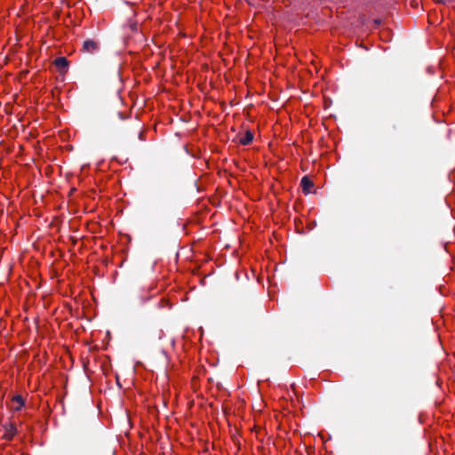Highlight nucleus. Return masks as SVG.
<instances>
[{"label": "nucleus", "mask_w": 455, "mask_h": 455, "mask_svg": "<svg viewBox=\"0 0 455 455\" xmlns=\"http://www.w3.org/2000/svg\"><path fill=\"white\" fill-rule=\"evenodd\" d=\"M439 3H443L445 0H436Z\"/></svg>", "instance_id": "7"}, {"label": "nucleus", "mask_w": 455, "mask_h": 455, "mask_svg": "<svg viewBox=\"0 0 455 455\" xmlns=\"http://www.w3.org/2000/svg\"><path fill=\"white\" fill-rule=\"evenodd\" d=\"M55 65L60 71H64L68 67V61L64 57H60L55 60Z\"/></svg>", "instance_id": "6"}, {"label": "nucleus", "mask_w": 455, "mask_h": 455, "mask_svg": "<svg viewBox=\"0 0 455 455\" xmlns=\"http://www.w3.org/2000/svg\"><path fill=\"white\" fill-rule=\"evenodd\" d=\"M301 187L305 193H309L313 187V182L307 177H303L301 180Z\"/></svg>", "instance_id": "4"}, {"label": "nucleus", "mask_w": 455, "mask_h": 455, "mask_svg": "<svg viewBox=\"0 0 455 455\" xmlns=\"http://www.w3.org/2000/svg\"><path fill=\"white\" fill-rule=\"evenodd\" d=\"M253 140V135L251 132L247 131L245 134H243L240 139L239 141L243 145H248L250 144Z\"/></svg>", "instance_id": "5"}, {"label": "nucleus", "mask_w": 455, "mask_h": 455, "mask_svg": "<svg viewBox=\"0 0 455 455\" xmlns=\"http://www.w3.org/2000/svg\"><path fill=\"white\" fill-rule=\"evenodd\" d=\"M99 46L95 41L86 40L84 42L83 49L86 52L92 53L98 50Z\"/></svg>", "instance_id": "1"}, {"label": "nucleus", "mask_w": 455, "mask_h": 455, "mask_svg": "<svg viewBox=\"0 0 455 455\" xmlns=\"http://www.w3.org/2000/svg\"><path fill=\"white\" fill-rule=\"evenodd\" d=\"M16 434V427L12 424L6 425L4 427V437L6 439H12Z\"/></svg>", "instance_id": "2"}, {"label": "nucleus", "mask_w": 455, "mask_h": 455, "mask_svg": "<svg viewBox=\"0 0 455 455\" xmlns=\"http://www.w3.org/2000/svg\"><path fill=\"white\" fill-rule=\"evenodd\" d=\"M24 405V401L20 395H15L12 400V408L15 411H19Z\"/></svg>", "instance_id": "3"}]
</instances>
